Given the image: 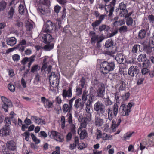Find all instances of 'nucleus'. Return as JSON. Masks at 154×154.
Returning a JSON list of instances; mask_svg holds the SVG:
<instances>
[{"mask_svg":"<svg viewBox=\"0 0 154 154\" xmlns=\"http://www.w3.org/2000/svg\"><path fill=\"white\" fill-rule=\"evenodd\" d=\"M113 114L112 108L111 107H109L106 110L107 117H105L106 120V123L109 124L111 122L112 119L114 117H116L118 112V104L115 103L113 106Z\"/></svg>","mask_w":154,"mask_h":154,"instance_id":"1","label":"nucleus"},{"mask_svg":"<svg viewBox=\"0 0 154 154\" xmlns=\"http://www.w3.org/2000/svg\"><path fill=\"white\" fill-rule=\"evenodd\" d=\"M114 67L115 64L114 63H109L107 61H104L100 64V70L102 73L105 74L113 71Z\"/></svg>","mask_w":154,"mask_h":154,"instance_id":"2","label":"nucleus"},{"mask_svg":"<svg viewBox=\"0 0 154 154\" xmlns=\"http://www.w3.org/2000/svg\"><path fill=\"white\" fill-rule=\"evenodd\" d=\"M94 110L97 112L100 116L107 117V114L105 113V106L100 102L98 101L94 106Z\"/></svg>","mask_w":154,"mask_h":154,"instance_id":"3","label":"nucleus"},{"mask_svg":"<svg viewBox=\"0 0 154 154\" xmlns=\"http://www.w3.org/2000/svg\"><path fill=\"white\" fill-rule=\"evenodd\" d=\"M90 35L91 36V42L92 43L97 42V43H98L101 42L104 39V38L103 36H99L93 31L90 32Z\"/></svg>","mask_w":154,"mask_h":154,"instance_id":"4","label":"nucleus"},{"mask_svg":"<svg viewBox=\"0 0 154 154\" xmlns=\"http://www.w3.org/2000/svg\"><path fill=\"white\" fill-rule=\"evenodd\" d=\"M50 137L54 140L61 142L63 141V137L61 136L60 134L54 131H50L48 132Z\"/></svg>","mask_w":154,"mask_h":154,"instance_id":"5","label":"nucleus"},{"mask_svg":"<svg viewBox=\"0 0 154 154\" xmlns=\"http://www.w3.org/2000/svg\"><path fill=\"white\" fill-rule=\"evenodd\" d=\"M91 119H89L88 118L86 117H83L82 116H79L78 119V121L80 122V125L78 129H83L86 128L87 122L91 121Z\"/></svg>","mask_w":154,"mask_h":154,"instance_id":"6","label":"nucleus"},{"mask_svg":"<svg viewBox=\"0 0 154 154\" xmlns=\"http://www.w3.org/2000/svg\"><path fill=\"white\" fill-rule=\"evenodd\" d=\"M1 98L3 103L2 108L5 112H7L8 108L11 106L12 103L9 100L4 97H2Z\"/></svg>","mask_w":154,"mask_h":154,"instance_id":"7","label":"nucleus"},{"mask_svg":"<svg viewBox=\"0 0 154 154\" xmlns=\"http://www.w3.org/2000/svg\"><path fill=\"white\" fill-rule=\"evenodd\" d=\"M105 89L104 85L101 84L99 86L97 91V96L104 99Z\"/></svg>","mask_w":154,"mask_h":154,"instance_id":"8","label":"nucleus"},{"mask_svg":"<svg viewBox=\"0 0 154 154\" xmlns=\"http://www.w3.org/2000/svg\"><path fill=\"white\" fill-rule=\"evenodd\" d=\"M41 101L46 108H49L53 106V102L49 100L46 99L45 97H42L41 98Z\"/></svg>","mask_w":154,"mask_h":154,"instance_id":"9","label":"nucleus"},{"mask_svg":"<svg viewBox=\"0 0 154 154\" xmlns=\"http://www.w3.org/2000/svg\"><path fill=\"white\" fill-rule=\"evenodd\" d=\"M49 81L50 83H51L53 85L55 84L57 85L59 84V79L56 77V75L54 72H52L49 76Z\"/></svg>","mask_w":154,"mask_h":154,"instance_id":"10","label":"nucleus"},{"mask_svg":"<svg viewBox=\"0 0 154 154\" xmlns=\"http://www.w3.org/2000/svg\"><path fill=\"white\" fill-rule=\"evenodd\" d=\"M66 117L67 118L66 120L70 125L71 129L73 130L75 129V123L73 122L72 114L71 113H68Z\"/></svg>","mask_w":154,"mask_h":154,"instance_id":"11","label":"nucleus"},{"mask_svg":"<svg viewBox=\"0 0 154 154\" xmlns=\"http://www.w3.org/2000/svg\"><path fill=\"white\" fill-rule=\"evenodd\" d=\"M116 60L119 64H123L126 61L125 56L122 53H118L116 56Z\"/></svg>","mask_w":154,"mask_h":154,"instance_id":"12","label":"nucleus"},{"mask_svg":"<svg viewBox=\"0 0 154 154\" xmlns=\"http://www.w3.org/2000/svg\"><path fill=\"white\" fill-rule=\"evenodd\" d=\"M120 109L122 110L121 113L123 116H127L129 115L130 112V108L128 109L124 104L122 103Z\"/></svg>","mask_w":154,"mask_h":154,"instance_id":"13","label":"nucleus"},{"mask_svg":"<svg viewBox=\"0 0 154 154\" xmlns=\"http://www.w3.org/2000/svg\"><path fill=\"white\" fill-rule=\"evenodd\" d=\"M84 104L83 101H82L81 99L78 98L75 100L74 107L77 109H82L84 107Z\"/></svg>","mask_w":154,"mask_h":154,"instance_id":"14","label":"nucleus"},{"mask_svg":"<svg viewBox=\"0 0 154 154\" xmlns=\"http://www.w3.org/2000/svg\"><path fill=\"white\" fill-rule=\"evenodd\" d=\"M53 38L51 35L48 34L44 35L42 37V40L43 42L46 43H50L53 40Z\"/></svg>","mask_w":154,"mask_h":154,"instance_id":"15","label":"nucleus"},{"mask_svg":"<svg viewBox=\"0 0 154 154\" xmlns=\"http://www.w3.org/2000/svg\"><path fill=\"white\" fill-rule=\"evenodd\" d=\"M138 67L136 66H132L128 69V74L131 76L133 77L135 74L138 73Z\"/></svg>","mask_w":154,"mask_h":154,"instance_id":"16","label":"nucleus"},{"mask_svg":"<svg viewBox=\"0 0 154 154\" xmlns=\"http://www.w3.org/2000/svg\"><path fill=\"white\" fill-rule=\"evenodd\" d=\"M137 60L139 62H143V66L145 65L146 63H147L148 64L149 63V61L147 59L146 55L144 54L139 55Z\"/></svg>","mask_w":154,"mask_h":154,"instance_id":"17","label":"nucleus"},{"mask_svg":"<svg viewBox=\"0 0 154 154\" xmlns=\"http://www.w3.org/2000/svg\"><path fill=\"white\" fill-rule=\"evenodd\" d=\"M54 24L50 20H47L45 24L44 25V27L46 29L45 31L48 32H51L53 29Z\"/></svg>","mask_w":154,"mask_h":154,"instance_id":"18","label":"nucleus"},{"mask_svg":"<svg viewBox=\"0 0 154 154\" xmlns=\"http://www.w3.org/2000/svg\"><path fill=\"white\" fill-rule=\"evenodd\" d=\"M43 5H42L38 6V12L41 15H44L48 12V10L44 7Z\"/></svg>","mask_w":154,"mask_h":154,"instance_id":"19","label":"nucleus"},{"mask_svg":"<svg viewBox=\"0 0 154 154\" xmlns=\"http://www.w3.org/2000/svg\"><path fill=\"white\" fill-rule=\"evenodd\" d=\"M91 105L90 104H88V103H86L85 110L86 113L85 116L88 118L89 119H91V114L90 109Z\"/></svg>","mask_w":154,"mask_h":154,"instance_id":"20","label":"nucleus"},{"mask_svg":"<svg viewBox=\"0 0 154 154\" xmlns=\"http://www.w3.org/2000/svg\"><path fill=\"white\" fill-rule=\"evenodd\" d=\"M31 119L32 120L34 121L35 123L38 124L42 125L45 124V121L41 119H40L38 117L34 116H31Z\"/></svg>","mask_w":154,"mask_h":154,"instance_id":"21","label":"nucleus"},{"mask_svg":"<svg viewBox=\"0 0 154 154\" xmlns=\"http://www.w3.org/2000/svg\"><path fill=\"white\" fill-rule=\"evenodd\" d=\"M0 133L3 135L5 136L9 135L11 133L10 128L8 126H5L0 131Z\"/></svg>","mask_w":154,"mask_h":154,"instance_id":"22","label":"nucleus"},{"mask_svg":"<svg viewBox=\"0 0 154 154\" xmlns=\"http://www.w3.org/2000/svg\"><path fill=\"white\" fill-rule=\"evenodd\" d=\"M105 9L107 12H109V13L108 15L109 16V17L111 16L114 10V7L113 6L111 5V4L108 5H105Z\"/></svg>","mask_w":154,"mask_h":154,"instance_id":"23","label":"nucleus"},{"mask_svg":"<svg viewBox=\"0 0 154 154\" xmlns=\"http://www.w3.org/2000/svg\"><path fill=\"white\" fill-rule=\"evenodd\" d=\"M7 146L8 149L11 150H14L16 148V143L12 140L8 142L7 143Z\"/></svg>","mask_w":154,"mask_h":154,"instance_id":"24","label":"nucleus"},{"mask_svg":"<svg viewBox=\"0 0 154 154\" xmlns=\"http://www.w3.org/2000/svg\"><path fill=\"white\" fill-rule=\"evenodd\" d=\"M17 42V39L14 37L8 38L7 39V44L11 46L14 45Z\"/></svg>","mask_w":154,"mask_h":154,"instance_id":"25","label":"nucleus"},{"mask_svg":"<svg viewBox=\"0 0 154 154\" xmlns=\"http://www.w3.org/2000/svg\"><path fill=\"white\" fill-rule=\"evenodd\" d=\"M103 120L99 117L95 116L94 123L96 126L97 127L101 126L103 123Z\"/></svg>","mask_w":154,"mask_h":154,"instance_id":"26","label":"nucleus"},{"mask_svg":"<svg viewBox=\"0 0 154 154\" xmlns=\"http://www.w3.org/2000/svg\"><path fill=\"white\" fill-rule=\"evenodd\" d=\"M62 96L63 97L66 98V97H70L72 96V88H69L68 90L67 91L64 90L63 91Z\"/></svg>","mask_w":154,"mask_h":154,"instance_id":"27","label":"nucleus"},{"mask_svg":"<svg viewBox=\"0 0 154 154\" xmlns=\"http://www.w3.org/2000/svg\"><path fill=\"white\" fill-rule=\"evenodd\" d=\"M82 129H78V133L79 134L80 138L82 139H83L87 136V133L85 130Z\"/></svg>","mask_w":154,"mask_h":154,"instance_id":"28","label":"nucleus"},{"mask_svg":"<svg viewBox=\"0 0 154 154\" xmlns=\"http://www.w3.org/2000/svg\"><path fill=\"white\" fill-rule=\"evenodd\" d=\"M117 88L119 91H122L124 90L125 88V84L122 81H120L116 85Z\"/></svg>","mask_w":154,"mask_h":154,"instance_id":"29","label":"nucleus"},{"mask_svg":"<svg viewBox=\"0 0 154 154\" xmlns=\"http://www.w3.org/2000/svg\"><path fill=\"white\" fill-rule=\"evenodd\" d=\"M72 107L67 104H64L62 107V110L64 113L68 112L70 113V112L71 110Z\"/></svg>","mask_w":154,"mask_h":154,"instance_id":"30","label":"nucleus"},{"mask_svg":"<svg viewBox=\"0 0 154 154\" xmlns=\"http://www.w3.org/2000/svg\"><path fill=\"white\" fill-rule=\"evenodd\" d=\"M94 96L93 94H90L87 96V101L86 103L91 105L94 101Z\"/></svg>","mask_w":154,"mask_h":154,"instance_id":"31","label":"nucleus"},{"mask_svg":"<svg viewBox=\"0 0 154 154\" xmlns=\"http://www.w3.org/2000/svg\"><path fill=\"white\" fill-rule=\"evenodd\" d=\"M125 24V21L123 20H119V21H116L113 23L114 27H115L119 26H122Z\"/></svg>","mask_w":154,"mask_h":154,"instance_id":"32","label":"nucleus"},{"mask_svg":"<svg viewBox=\"0 0 154 154\" xmlns=\"http://www.w3.org/2000/svg\"><path fill=\"white\" fill-rule=\"evenodd\" d=\"M146 32L145 30L142 29L139 31L138 37L139 39H142L144 38L146 36Z\"/></svg>","mask_w":154,"mask_h":154,"instance_id":"33","label":"nucleus"},{"mask_svg":"<svg viewBox=\"0 0 154 154\" xmlns=\"http://www.w3.org/2000/svg\"><path fill=\"white\" fill-rule=\"evenodd\" d=\"M126 23L128 26H132L133 22V20L131 17H126Z\"/></svg>","mask_w":154,"mask_h":154,"instance_id":"34","label":"nucleus"},{"mask_svg":"<svg viewBox=\"0 0 154 154\" xmlns=\"http://www.w3.org/2000/svg\"><path fill=\"white\" fill-rule=\"evenodd\" d=\"M15 12L14 7H11L10 8L8 12V17L9 18H12Z\"/></svg>","mask_w":154,"mask_h":154,"instance_id":"35","label":"nucleus"},{"mask_svg":"<svg viewBox=\"0 0 154 154\" xmlns=\"http://www.w3.org/2000/svg\"><path fill=\"white\" fill-rule=\"evenodd\" d=\"M6 2L2 0L0 2V11H3L6 8Z\"/></svg>","mask_w":154,"mask_h":154,"instance_id":"36","label":"nucleus"},{"mask_svg":"<svg viewBox=\"0 0 154 154\" xmlns=\"http://www.w3.org/2000/svg\"><path fill=\"white\" fill-rule=\"evenodd\" d=\"M110 29L109 27L103 24L100 26L99 28L100 31L101 32L103 30L108 31Z\"/></svg>","mask_w":154,"mask_h":154,"instance_id":"37","label":"nucleus"},{"mask_svg":"<svg viewBox=\"0 0 154 154\" xmlns=\"http://www.w3.org/2000/svg\"><path fill=\"white\" fill-rule=\"evenodd\" d=\"M33 22L32 21H28L26 23V27L28 30H30L33 28Z\"/></svg>","mask_w":154,"mask_h":154,"instance_id":"38","label":"nucleus"},{"mask_svg":"<svg viewBox=\"0 0 154 154\" xmlns=\"http://www.w3.org/2000/svg\"><path fill=\"white\" fill-rule=\"evenodd\" d=\"M19 13L21 14H23L26 11V8L23 5L20 4L18 8Z\"/></svg>","mask_w":154,"mask_h":154,"instance_id":"39","label":"nucleus"},{"mask_svg":"<svg viewBox=\"0 0 154 154\" xmlns=\"http://www.w3.org/2000/svg\"><path fill=\"white\" fill-rule=\"evenodd\" d=\"M113 45V42L112 39H109L106 42L105 46L106 48H109Z\"/></svg>","mask_w":154,"mask_h":154,"instance_id":"40","label":"nucleus"},{"mask_svg":"<svg viewBox=\"0 0 154 154\" xmlns=\"http://www.w3.org/2000/svg\"><path fill=\"white\" fill-rule=\"evenodd\" d=\"M134 133V132H129L125 134L123 137L124 140H126L129 139V138L131 137Z\"/></svg>","mask_w":154,"mask_h":154,"instance_id":"41","label":"nucleus"},{"mask_svg":"<svg viewBox=\"0 0 154 154\" xmlns=\"http://www.w3.org/2000/svg\"><path fill=\"white\" fill-rule=\"evenodd\" d=\"M154 50V48L148 46L145 49V50L146 53L150 54L152 53V51Z\"/></svg>","mask_w":154,"mask_h":154,"instance_id":"42","label":"nucleus"},{"mask_svg":"<svg viewBox=\"0 0 154 154\" xmlns=\"http://www.w3.org/2000/svg\"><path fill=\"white\" fill-rule=\"evenodd\" d=\"M102 138L103 140H107L110 139L112 138V136L106 133H104L102 134Z\"/></svg>","mask_w":154,"mask_h":154,"instance_id":"43","label":"nucleus"},{"mask_svg":"<svg viewBox=\"0 0 154 154\" xmlns=\"http://www.w3.org/2000/svg\"><path fill=\"white\" fill-rule=\"evenodd\" d=\"M128 11L127 9H125L122 10L120 13V15L121 17H127Z\"/></svg>","mask_w":154,"mask_h":154,"instance_id":"44","label":"nucleus"},{"mask_svg":"<svg viewBox=\"0 0 154 154\" xmlns=\"http://www.w3.org/2000/svg\"><path fill=\"white\" fill-rule=\"evenodd\" d=\"M48 44L44 46V49L47 51H50V50L52 49L53 48L54 45L53 44Z\"/></svg>","mask_w":154,"mask_h":154,"instance_id":"45","label":"nucleus"},{"mask_svg":"<svg viewBox=\"0 0 154 154\" xmlns=\"http://www.w3.org/2000/svg\"><path fill=\"white\" fill-rule=\"evenodd\" d=\"M60 122L61 124V128L64 129L65 126V123L66 122L65 117L63 116L61 117L60 119Z\"/></svg>","mask_w":154,"mask_h":154,"instance_id":"46","label":"nucleus"},{"mask_svg":"<svg viewBox=\"0 0 154 154\" xmlns=\"http://www.w3.org/2000/svg\"><path fill=\"white\" fill-rule=\"evenodd\" d=\"M5 123V126H9L11 124V120L8 117H7L5 118V119L4 121Z\"/></svg>","mask_w":154,"mask_h":154,"instance_id":"47","label":"nucleus"},{"mask_svg":"<svg viewBox=\"0 0 154 154\" xmlns=\"http://www.w3.org/2000/svg\"><path fill=\"white\" fill-rule=\"evenodd\" d=\"M13 60L15 62L18 61L20 59V56L17 54H14L12 56Z\"/></svg>","mask_w":154,"mask_h":154,"instance_id":"48","label":"nucleus"},{"mask_svg":"<svg viewBox=\"0 0 154 154\" xmlns=\"http://www.w3.org/2000/svg\"><path fill=\"white\" fill-rule=\"evenodd\" d=\"M127 31V27L125 26H121L119 28V31L120 33L126 32Z\"/></svg>","mask_w":154,"mask_h":154,"instance_id":"49","label":"nucleus"},{"mask_svg":"<svg viewBox=\"0 0 154 154\" xmlns=\"http://www.w3.org/2000/svg\"><path fill=\"white\" fill-rule=\"evenodd\" d=\"M104 102L106 106H109L112 104L113 103L110 100L109 97H107L105 99Z\"/></svg>","mask_w":154,"mask_h":154,"instance_id":"50","label":"nucleus"},{"mask_svg":"<svg viewBox=\"0 0 154 154\" xmlns=\"http://www.w3.org/2000/svg\"><path fill=\"white\" fill-rule=\"evenodd\" d=\"M88 91L85 90L83 92L82 99L83 101H85L87 100V96Z\"/></svg>","mask_w":154,"mask_h":154,"instance_id":"51","label":"nucleus"},{"mask_svg":"<svg viewBox=\"0 0 154 154\" xmlns=\"http://www.w3.org/2000/svg\"><path fill=\"white\" fill-rule=\"evenodd\" d=\"M119 126V125L116 124H115V121L114 120H112V126L111 128L113 131H114L116 129V128H117Z\"/></svg>","mask_w":154,"mask_h":154,"instance_id":"52","label":"nucleus"},{"mask_svg":"<svg viewBox=\"0 0 154 154\" xmlns=\"http://www.w3.org/2000/svg\"><path fill=\"white\" fill-rule=\"evenodd\" d=\"M140 46L138 45H135L133 47L132 49V52L133 53H137L138 48H140Z\"/></svg>","mask_w":154,"mask_h":154,"instance_id":"53","label":"nucleus"},{"mask_svg":"<svg viewBox=\"0 0 154 154\" xmlns=\"http://www.w3.org/2000/svg\"><path fill=\"white\" fill-rule=\"evenodd\" d=\"M38 69V65H34L32 66L31 69V72H32L37 71Z\"/></svg>","mask_w":154,"mask_h":154,"instance_id":"54","label":"nucleus"},{"mask_svg":"<svg viewBox=\"0 0 154 154\" xmlns=\"http://www.w3.org/2000/svg\"><path fill=\"white\" fill-rule=\"evenodd\" d=\"M96 135H97L96 138L98 139L102 137V134L101 131L97 129L96 132Z\"/></svg>","mask_w":154,"mask_h":154,"instance_id":"55","label":"nucleus"},{"mask_svg":"<svg viewBox=\"0 0 154 154\" xmlns=\"http://www.w3.org/2000/svg\"><path fill=\"white\" fill-rule=\"evenodd\" d=\"M87 146V144L83 143H79L78 146V149H82L84 148H85Z\"/></svg>","mask_w":154,"mask_h":154,"instance_id":"56","label":"nucleus"},{"mask_svg":"<svg viewBox=\"0 0 154 154\" xmlns=\"http://www.w3.org/2000/svg\"><path fill=\"white\" fill-rule=\"evenodd\" d=\"M101 23L97 20H96L95 22L93 23L92 24V26L93 27V29H94L96 27L98 26Z\"/></svg>","mask_w":154,"mask_h":154,"instance_id":"57","label":"nucleus"},{"mask_svg":"<svg viewBox=\"0 0 154 154\" xmlns=\"http://www.w3.org/2000/svg\"><path fill=\"white\" fill-rule=\"evenodd\" d=\"M116 100V103H118L119 101L120 95L118 92H116L113 94Z\"/></svg>","mask_w":154,"mask_h":154,"instance_id":"58","label":"nucleus"},{"mask_svg":"<svg viewBox=\"0 0 154 154\" xmlns=\"http://www.w3.org/2000/svg\"><path fill=\"white\" fill-rule=\"evenodd\" d=\"M24 136L25 137V139L26 141H28L29 139V133L28 131H26L24 134Z\"/></svg>","mask_w":154,"mask_h":154,"instance_id":"59","label":"nucleus"},{"mask_svg":"<svg viewBox=\"0 0 154 154\" xmlns=\"http://www.w3.org/2000/svg\"><path fill=\"white\" fill-rule=\"evenodd\" d=\"M141 72L143 75H145L148 73L149 72V70L147 68H145L142 69Z\"/></svg>","mask_w":154,"mask_h":154,"instance_id":"60","label":"nucleus"},{"mask_svg":"<svg viewBox=\"0 0 154 154\" xmlns=\"http://www.w3.org/2000/svg\"><path fill=\"white\" fill-rule=\"evenodd\" d=\"M119 7L122 10L126 9V5L123 2H122L119 4Z\"/></svg>","mask_w":154,"mask_h":154,"instance_id":"61","label":"nucleus"},{"mask_svg":"<svg viewBox=\"0 0 154 154\" xmlns=\"http://www.w3.org/2000/svg\"><path fill=\"white\" fill-rule=\"evenodd\" d=\"M85 79L82 78L80 80L79 85L82 88H83L85 85Z\"/></svg>","mask_w":154,"mask_h":154,"instance_id":"62","label":"nucleus"},{"mask_svg":"<svg viewBox=\"0 0 154 154\" xmlns=\"http://www.w3.org/2000/svg\"><path fill=\"white\" fill-rule=\"evenodd\" d=\"M8 88L9 90L12 92L15 91V87L13 85L11 84H9L8 85Z\"/></svg>","mask_w":154,"mask_h":154,"instance_id":"63","label":"nucleus"},{"mask_svg":"<svg viewBox=\"0 0 154 154\" xmlns=\"http://www.w3.org/2000/svg\"><path fill=\"white\" fill-rule=\"evenodd\" d=\"M148 18L149 21L151 22L152 23H154V16L151 15H149L148 17Z\"/></svg>","mask_w":154,"mask_h":154,"instance_id":"64","label":"nucleus"}]
</instances>
